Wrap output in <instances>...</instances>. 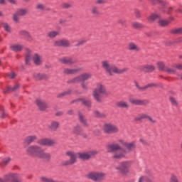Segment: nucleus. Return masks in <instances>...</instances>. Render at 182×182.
I'll use <instances>...</instances> for the list:
<instances>
[{"instance_id":"1","label":"nucleus","mask_w":182,"mask_h":182,"mask_svg":"<svg viewBox=\"0 0 182 182\" xmlns=\"http://www.w3.org/2000/svg\"><path fill=\"white\" fill-rule=\"evenodd\" d=\"M26 153L33 159H42L49 161L52 159L50 154L46 152L45 149L39 145H31L26 149Z\"/></svg>"},{"instance_id":"2","label":"nucleus","mask_w":182,"mask_h":182,"mask_svg":"<svg viewBox=\"0 0 182 182\" xmlns=\"http://www.w3.org/2000/svg\"><path fill=\"white\" fill-rule=\"evenodd\" d=\"M118 143L121 144V146H124L125 149H122L120 151L115 152L113 156L112 159H114L115 160H122V159L126 158V154H130L134 149H136V142H127L124 139H119L118 140Z\"/></svg>"},{"instance_id":"3","label":"nucleus","mask_w":182,"mask_h":182,"mask_svg":"<svg viewBox=\"0 0 182 182\" xmlns=\"http://www.w3.org/2000/svg\"><path fill=\"white\" fill-rule=\"evenodd\" d=\"M102 95H107V90H106V87L103 83L97 82L96 84V87L92 91V97L97 103H102L103 102Z\"/></svg>"},{"instance_id":"4","label":"nucleus","mask_w":182,"mask_h":182,"mask_svg":"<svg viewBox=\"0 0 182 182\" xmlns=\"http://www.w3.org/2000/svg\"><path fill=\"white\" fill-rule=\"evenodd\" d=\"M87 177L95 182H102L106 177V173L102 171H92L90 172Z\"/></svg>"},{"instance_id":"5","label":"nucleus","mask_w":182,"mask_h":182,"mask_svg":"<svg viewBox=\"0 0 182 182\" xmlns=\"http://www.w3.org/2000/svg\"><path fill=\"white\" fill-rule=\"evenodd\" d=\"M132 164V161H124L121 162L120 166H117L115 168L118 170L119 173H122V174H129Z\"/></svg>"},{"instance_id":"6","label":"nucleus","mask_w":182,"mask_h":182,"mask_svg":"<svg viewBox=\"0 0 182 182\" xmlns=\"http://www.w3.org/2000/svg\"><path fill=\"white\" fill-rule=\"evenodd\" d=\"M89 79H92V73H85L70 80L68 83H79L80 82H85V80H89Z\"/></svg>"},{"instance_id":"7","label":"nucleus","mask_w":182,"mask_h":182,"mask_svg":"<svg viewBox=\"0 0 182 182\" xmlns=\"http://www.w3.org/2000/svg\"><path fill=\"white\" fill-rule=\"evenodd\" d=\"M103 132L106 133V134L119 133V127L113 124L106 123L103 126Z\"/></svg>"},{"instance_id":"8","label":"nucleus","mask_w":182,"mask_h":182,"mask_svg":"<svg viewBox=\"0 0 182 182\" xmlns=\"http://www.w3.org/2000/svg\"><path fill=\"white\" fill-rule=\"evenodd\" d=\"M97 154H99V151L97 150H91L86 152H80L77 154L78 157L81 159V160H89V159H92V157H95V156H97Z\"/></svg>"},{"instance_id":"9","label":"nucleus","mask_w":182,"mask_h":182,"mask_svg":"<svg viewBox=\"0 0 182 182\" xmlns=\"http://www.w3.org/2000/svg\"><path fill=\"white\" fill-rule=\"evenodd\" d=\"M102 66L109 76H113V73H114L116 70V65H112L109 61L104 60L102 61Z\"/></svg>"},{"instance_id":"10","label":"nucleus","mask_w":182,"mask_h":182,"mask_svg":"<svg viewBox=\"0 0 182 182\" xmlns=\"http://www.w3.org/2000/svg\"><path fill=\"white\" fill-rule=\"evenodd\" d=\"M21 175L18 173H10L5 176L4 179L0 178V182H21Z\"/></svg>"},{"instance_id":"11","label":"nucleus","mask_w":182,"mask_h":182,"mask_svg":"<svg viewBox=\"0 0 182 182\" xmlns=\"http://www.w3.org/2000/svg\"><path fill=\"white\" fill-rule=\"evenodd\" d=\"M38 144L46 147H52V146H55V144H56V141L55 139L43 138L38 141Z\"/></svg>"},{"instance_id":"12","label":"nucleus","mask_w":182,"mask_h":182,"mask_svg":"<svg viewBox=\"0 0 182 182\" xmlns=\"http://www.w3.org/2000/svg\"><path fill=\"white\" fill-rule=\"evenodd\" d=\"M28 14H29L28 9H21L13 15V20L18 23V22H19V17L25 16V15H28Z\"/></svg>"},{"instance_id":"13","label":"nucleus","mask_w":182,"mask_h":182,"mask_svg":"<svg viewBox=\"0 0 182 182\" xmlns=\"http://www.w3.org/2000/svg\"><path fill=\"white\" fill-rule=\"evenodd\" d=\"M118 150H120V151H122V148L117 143L110 144H108L107 146V153H113L114 151H118Z\"/></svg>"},{"instance_id":"14","label":"nucleus","mask_w":182,"mask_h":182,"mask_svg":"<svg viewBox=\"0 0 182 182\" xmlns=\"http://www.w3.org/2000/svg\"><path fill=\"white\" fill-rule=\"evenodd\" d=\"M31 59L36 66H41L43 63V57L41 54L35 53L32 55Z\"/></svg>"},{"instance_id":"15","label":"nucleus","mask_w":182,"mask_h":182,"mask_svg":"<svg viewBox=\"0 0 182 182\" xmlns=\"http://www.w3.org/2000/svg\"><path fill=\"white\" fill-rule=\"evenodd\" d=\"M54 46L69 48L70 46V41L66 39L57 40L54 41Z\"/></svg>"},{"instance_id":"16","label":"nucleus","mask_w":182,"mask_h":182,"mask_svg":"<svg viewBox=\"0 0 182 182\" xmlns=\"http://www.w3.org/2000/svg\"><path fill=\"white\" fill-rule=\"evenodd\" d=\"M82 70V68H65L63 70V75H76V73L80 72Z\"/></svg>"},{"instance_id":"17","label":"nucleus","mask_w":182,"mask_h":182,"mask_svg":"<svg viewBox=\"0 0 182 182\" xmlns=\"http://www.w3.org/2000/svg\"><path fill=\"white\" fill-rule=\"evenodd\" d=\"M36 104L38 106V107L39 108V109L41 111H45L48 107V103H46V102H45V100H43L41 98H38L36 100Z\"/></svg>"},{"instance_id":"18","label":"nucleus","mask_w":182,"mask_h":182,"mask_svg":"<svg viewBox=\"0 0 182 182\" xmlns=\"http://www.w3.org/2000/svg\"><path fill=\"white\" fill-rule=\"evenodd\" d=\"M58 61L63 65H75L76 63V61L70 57H63Z\"/></svg>"},{"instance_id":"19","label":"nucleus","mask_w":182,"mask_h":182,"mask_svg":"<svg viewBox=\"0 0 182 182\" xmlns=\"http://www.w3.org/2000/svg\"><path fill=\"white\" fill-rule=\"evenodd\" d=\"M129 102L132 105L136 106H146V105H149V101L147 100L131 99Z\"/></svg>"},{"instance_id":"20","label":"nucleus","mask_w":182,"mask_h":182,"mask_svg":"<svg viewBox=\"0 0 182 182\" xmlns=\"http://www.w3.org/2000/svg\"><path fill=\"white\" fill-rule=\"evenodd\" d=\"M60 126V123L58 121H51L49 126L48 129L51 130V132H56L58 129H59Z\"/></svg>"},{"instance_id":"21","label":"nucleus","mask_w":182,"mask_h":182,"mask_svg":"<svg viewBox=\"0 0 182 182\" xmlns=\"http://www.w3.org/2000/svg\"><path fill=\"white\" fill-rule=\"evenodd\" d=\"M134 85L136 87V89H138L139 90H146V89H149V87H157V84H148L144 87H140V85H139V83L137 82H134Z\"/></svg>"},{"instance_id":"22","label":"nucleus","mask_w":182,"mask_h":182,"mask_svg":"<svg viewBox=\"0 0 182 182\" xmlns=\"http://www.w3.org/2000/svg\"><path fill=\"white\" fill-rule=\"evenodd\" d=\"M66 156L70 157V161L73 164H75V163L76 162V157L77 156V154H76L75 152H73L72 151H68L66 152Z\"/></svg>"},{"instance_id":"23","label":"nucleus","mask_w":182,"mask_h":182,"mask_svg":"<svg viewBox=\"0 0 182 182\" xmlns=\"http://www.w3.org/2000/svg\"><path fill=\"white\" fill-rule=\"evenodd\" d=\"M59 35H60V31H50L47 33V36L49 39H55V38L59 36Z\"/></svg>"},{"instance_id":"24","label":"nucleus","mask_w":182,"mask_h":182,"mask_svg":"<svg viewBox=\"0 0 182 182\" xmlns=\"http://www.w3.org/2000/svg\"><path fill=\"white\" fill-rule=\"evenodd\" d=\"M78 117L80 123H82L84 127H89V123H87V119H86V118L82 113L78 114Z\"/></svg>"},{"instance_id":"25","label":"nucleus","mask_w":182,"mask_h":182,"mask_svg":"<svg viewBox=\"0 0 182 182\" xmlns=\"http://www.w3.org/2000/svg\"><path fill=\"white\" fill-rule=\"evenodd\" d=\"M154 69H156V67L151 65H145L141 67V70H142V72H153Z\"/></svg>"},{"instance_id":"26","label":"nucleus","mask_w":182,"mask_h":182,"mask_svg":"<svg viewBox=\"0 0 182 182\" xmlns=\"http://www.w3.org/2000/svg\"><path fill=\"white\" fill-rule=\"evenodd\" d=\"M33 77L36 79V80H43L45 79H48L49 76L46 74H41V73H34Z\"/></svg>"},{"instance_id":"27","label":"nucleus","mask_w":182,"mask_h":182,"mask_svg":"<svg viewBox=\"0 0 182 182\" xmlns=\"http://www.w3.org/2000/svg\"><path fill=\"white\" fill-rule=\"evenodd\" d=\"M75 102H80L82 105H85V106H87V107H92V102L89 101L85 98H78V99L75 100Z\"/></svg>"},{"instance_id":"28","label":"nucleus","mask_w":182,"mask_h":182,"mask_svg":"<svg viewBox=\"0 0 182 182\" xmlns=\"http://www.w3.org/2000/svg\"><path fill=\"white\" fill-rule=\"evenodd\" d=\"M128 49H129V50H134V52L140 51V47H139V46H137L134 43H129L128 44Z\"/></svg>"},{"instance_id":"29","label":"nucleus","mask_w":182,"mask_h":182,"mask_svg":"<svg viewBox=\"0 0 182 182\" xmlns=\"http://www.w3.org/2000/svg\"><path fill=\"white\" fill-rule=\"evenodd\" d=\"M117 107H121L122 109H129L130 107V105H129V102L126 101H119L117 103Z\"/></svg>"},{"instance_id":"30","label":"nucleus","mask_w":182,"mask_h":182,"mask_svg":"<svg viewBox=\"0 0 182 182\" xmlns=\"http://www.w3.org/2000/svg\"><path fill=\"white\" fill-rule=\"evenodd\" d=\"M165 72L169 73L170 75H176L177 73V68H176V65H173L172 67H166L165 69Z\"/></svg>"},{"instance_id":"31","label":"nucleus","mask_w":182,"mask_h":182,"mask_svg":"<svg viewBox=\"0 0 182 182\" xmlns=\"http://www.w3.org/2000/svg\"><path fill=\"white\" fill-rule=\"evenodd\" d=\"M37 139L38 136L36 135L28 136L26 138V143L27 144H31V143H33Z\"/></svg>"},{"instance_id":"32","label":"nucleus","mask_w":182,"mask_h":182,"mask_svg":"<svg viewBox=\"0 0 182 182\" xmlns=\"http://www.w3.org/2000/svg\"><path fill=\"white\" fill-rule=\"evenodd\" d=\"M73 133L76 136H80V134L82 133V127L80 125H75L73 128Z\"/></svg>"},{"instance_id":"33","label":"nucleus","mask_w":182,"mask_h":182,"mask_svg":"<svg viewBox=\"0 0 182 182\" xmlns=\"http://www.w3.org/2000/svg\"><path fill=\"white\" fill-rule=\"evenodd\" d=\"M149 117V114H140L139 116L134 118L135 122H141V120H144Z\"/></svg>"},{"instance_id":"34","label":"nucleus","mask_w":182,"mask_h":182,"mask_svg":"<svg viewBox=\"0 0 182 182\" xmlns=\"http://www.w3.org/2000/svg\"><path fill=\"white\" fill-rule=\"evenodd\" d=\"M23 47L21 45L15 44V45L11 46L10 49L14 52H19L21 51V49H23Z\"/></svg>"},{"instance_id":"35","label":"nucleus","mask_w":182,"mask_h":182,"mask_svg":"<svg viewBox=\"0 0 182 182\" xmlns=\"http://www.w3.org/2000/svg\"><path fill=\"white\" fill-rule=\"evenodd\" d=\"M169 23L170 21L168 20H164L163 18H161L158 21V24L159 25V26H161L162 28L168 26Z\"/></svg>"},{"instance_id":"36","label":"nucleus","mask_w":182,"mask_h":182,"mask_svg":"<svg viewBox=\"0 0 182 182\" xmlns=\"http://www.w3.org/2000/svg\"><path fill=\"white\" fill-rule=\"evenodd\" d=\"M160 18V14H152L151 16L148 17L149 22H154L156 19H159Z\"/></svg>"},{"instance_id":"37","label":"nucleus","mask_w":182,"mask_h":182,"mask_svg":"<svg viewBox=\"0 0 182 182\" xmlns=\"http://www.w3.org/2000/svg\"><path fill=\"white\" fill-rule=\"evenodd\" d=\"M156 65L159 70H163L164 72H166V69H167V67H166V65H164V62L159 61L156 63Z\"/></svg>"},{"instance_id":"38","label":"nucleus","mask_w":182,"mask_h":182,"mask_svg":"<svg viewBox=\"0 0 182 182\" xmlns=\"http://www.w3.org/2000/svg\"><path fill=\"white\" fill-rule=\"evenodd\" d=\"M129 70V68H118L117 67H115V71L114 73H117L118 75H122V73H126Z\"/></svg>"},{"instance_id":"39","label":"nucleus","mask_w":182,"mask_h":182,"mask_svg":"<svg viewBox=\"0 0 182 182\" xmlns=\"http://www.w3.org/2000/svg\"><path fill=\"white\" fill-rule=\"evenodd\" d=\"M171 32L174 35H182V27L173 28L171 31Z\"/></svg>"},{"instance_id":"40","label":"nucleus","mask_w":182,"mask_h":182,"mask_svg":"<svg viewBox=\"0 0 182 182\" xmlns=\"http://www.w3.org/2000/svg\"><path fill=\"white\" fill-rule=\"evenodd\" d=\"M18 89H19V84H16L14 87H7V90L5 91V93H6V92H15L16 90H18Z\"/></svg>"},{"instance_id":"41","label":"nucleus","mask_w":182,"mask_h":182,"mask_svg":"<svg viewBox=\"0 0 182 182\" xmlns=\"http://www.w3.org/2000/svg\"><path fill=\"white\" fill-rule=\"evenodd\" d=\"M94 114H95V117H99L100 119H103V117H106V114L102 113L99 111H95Z\"/></svg>"},{"instance_id":"42","label":"nucleus","mask_w":182,"mask_h":182,"mask_svg":"<svg viewBox=\"0 0 182 182\" xmlns=\"http://www.w3.org/2000/svg\"><path fill=\"white\" fill-rule=\"evenodd\" d=\"M91 14H92V15H99V7L93 6L91 8Z\"/></svg>"},{"instance_id":"43","label":"nucleus","mask_w":182,"mask_h":182,"mask_svg":"<svg viewBox=\"0 0 182 182\" xmlns=\"http://www.w3.org/2000/svg\"><path fill=\"white\" fill-rule=\"evenodd\" d=\"M132 27L134 29H140V28H143V25H141V23H139V22H134V23H132Z\"/></svg>"},{"instance_id":"44","label":"nucleus","mask_w":182,"mask_h":182,"mask_svg":"<svg viewBox=\"0 0 182 182\" xmlns=\"http://www.w3.org/2000/svg\"><path fill=\"white\" fill-rule=\"evenodd\" d=\"M70 93H72V90H68L67 91H65L58 95V97H63V96H67V95H70Z\"/></svg>"},{"instance_id":"45","label":"nucleus","mask_w":182,"mask_h":182,"mask_svg":"<svg viewBox=\"0 0 182 182\" xmlns=\"http://www.w3.org/2000/svg\"><path fill=\"white\" fill-rule=\"evenodd\" d=\"M169 100H170L171 105H173V106H177L178 103H177V100H176V98H174L173 97H170Z\"/></svg>"},{"instance_id":"46","label":"nucleus","mask_w":182,"mask_h":182,"mask_svg":"<svg viewBox=\"0 0 182 182\" xmlns=\"http://www.w3.org/2000/svg\"><path fill=\"white\" fill-rule=\"evenodd\" d=\"M173 9H174V7L170 6V7H168L167 11H166L165 9H161V11L162 12H166L167 14H170L173 11Z\"/></svg>"},{"instance_id":"47","label":"nucleus","mask_w":182,"mask_h":182,"mask_svg":"<svg viewBox=\"0 0 182 182\" xmlns=\"http://www.w3.org/2000/svg\"><path fill=\"white\" fill-rule=\"evenodd\" d=\"M3 27L4 28L6 32L11 33V27L9 26V25H8V23H3Z\"/></svg>"},{"instance_id":"48","label":"nucleus","mask_w":182,"mask_h":182,"mask_svg":"<svg viewBox=\"0 0 182 182\" xmlns=\"http://www.w3.org/2000/svg\"><path fill=\"white\" fill-rule=\"evenodd\" d=\"M36 9H38V11H43L45 9V5L42 4H38L36 5Z\"/></svg>"},{"instance_id":"49","label":"nucleus","mask_w":182,"mask_h":182,"mask_svg":"<svg viewBox=\"0 0 182 182\" xmlns=\"http://www.w3.org/2000/svg\"><path fill=\"white\" fill-rule=\"evenodd\" d=\"M118 23H119V25H122V26H124V25H126L127 23V21L124 18H119L118 20Z\"/></svg>"},{"instance_id":"50","label":"nucleus","mask_w":182,"mask_h":182,"mask_svg":"<svg viewBox=\"0 0 182 182\" xmlns=\"http://www.w3.org/2000/svg\"><path fill=\"white\" fill-rule=\"evenodd\" d=\"M62 7L64 8V9H69V8H72V4L69 3H63Z\"/></svg>"},{"instance_id":"51","label":"nucleus","mask_w":182,"mask_h":182,"mask_svg":"<svg viewBox=\"0 0 182 182\" xmlns=\"http://www.w3.org/2000/svg\"><path fill=\"white\" fill-rule=\"evenodd\" d=\"M170 182H178L177 176L174 174H172L171 176Z\"/></svg>"},{"instance_id":"52","label":"nucleus","mask_w":182,"mask_h":182,"mask_svg":"<svg viewBox=\"0 0 182 182\" xmlns=\"http://www.w3.org/2000/svg\"><path fill=\"white\" fill-rule=\"evenodd\" d=\"M134 14L136 18H137L138 19H139V18H141V14H140V11H139L138 9L134 10Z\"/></svg>"},{"instance_id":"53","label":"nucleus","mask_w":182,"mask_h":182,"mask_svg":"<svg viewBox=\"0 0 182 182\" xmlns=\"http://www.w3.org/2000/svg\"><path fill=\"white\" fill-rule=\"evenodd\" d=\"M147 119L150 122V123H152V124H155V123H157V121L154 119V118L150 117V115H148Z\"/></svg>"},{"instance_id":"54","label":"nucleus","mask_w":182,"mask_h":182,"mask_svg":"<svg viewBox=\"0 0 182 182\" xmlns=\"http://www.w3.org/2000/svg\"><path fill=\"white\" fill-rule=\"evenodd\" d=\"M156 2H159L161 4L162 6H166V5H168V3L167 1H163V0H155Z\"/></svg>"},{"instance_id":"55","label":"nucleus","mask_w":182,"mask_h":182,"mask_svg":"<svg viewBox=\"0 0 182 182\" xmlns=\"http://www.w3.org/2000/svg\"><path fill=\"white\" fill-rule=\"evenodd\" d=\"M9 161H11V158L4 159L2 162L3 166H6V164H9Z\"/></svg>"},{"instance_id":"56","label":"nucleus","mask_w":182,"mask_h":182,"mask_svg":"<svg viewBox=\"0 0 182 182\" xmlns=\"http://www.w3.org/2000/svg\"><path fill=\"white\" fill-rule=\"evenodd\" d=\"M73 164L70 160L65 161L63 162V166H72Z\"/></svg>"},{"instance_id":"57","label":"nucleus","mask_w":182,"mask_h":182,"mask_svg":"<svg viewBox=\"0 0 182 182\" xmlns=\"http://www.w3.org/2000/svg\"><path fill=\"white\" fill-rule=\"evenodd\" d=\"M19 33L21 35V36H25V38H27L28 35L29 34V33L26 31H21Z\"/></svg>"},{"instance_id":"58","label":"nucleus","mask_w":182,"mask_h":182,"mask_svg":"<svg viewBox=\"0 0 182 182\" xmlns=\"http://www.w3.org/2000/svg\"><path fill=\"white\" fill-rule=\"evenodd\" d=\"M31 60V54H27L26 56V65H29V62Z\"/></svg>"},{"instance_id":"59","label":"nucleus","mask_w":182,"mask_h":182,"mask_svg":"<svg viewBox=\"0 0 182 182\" xmlns=\"http://www.w3.org/2000/svg\"><path fill=\"white\" fill-rule=\"evenodd\" d=\"M81 87L84 89V90H87V84L84 82V81L81 83Z\"/></svg>"},{"instance_id":"60","label":"nucleus","mask_w":182,"mask_h":182,"mask_svg":"<svg viewBox=\"0 0 182 182\" xmlns=\"http://www.w3.org/2000/svg\"><path fill=\"white\" fill-rule=\"evenodd\" d=\"M175 68L178 70H182V64L181 63L175 64Z\"/></svg>"},{"instance_id":"61","label":"nucleus","mask_w":182,"mask_h":182,"mask_svg":"<svg viewBox=\"0 0 182 182\" xmlns=\"http://www.w3.org/2000/svg\"><path fill=\"white\" fill-rule=\"evenodd\" d=\"M11 5H18V1L16 0H7Z\"/></svg>"},{"instance_id":"62","label":"nucleus","mask_w":182,"mask_h":182,"mask_svg":"<svg viewBox=\"0 0 182 182\" xmlns=\"http://www.w3.org/2000/svg\"><path fill=\"white\" fill-rule=\"evenodd\" d=\"M105 0H96L95 4L97 5H103L105 4Z\"/></svg>"},{"instance_id":"63","label":"nucleus","mask_w":182,"mask_h":182,"mask_svg":"<svg viewBox=\"0 0 182 182\" xmlns=\"http://www.w3.org/2000/svg\"><path fill=\"white\" fill-rule=\"evenodd\" d=\"M27 41H28V42H32V41H33V37H32V36H31V34L28 33V35L27 36V37H26Z\"/></svg>"},{"instance_id":"64","label":"nucleus","mask_w":182,"mask_h":182,"mask_svg":"<svg viewBox=\"0 0 182 182\" xmlns=\"http://www.w3.org/2000/svg\"><path fill=\"white\" fill-rule=\"evenodd\" d=\"M15 76H16V74H15V73H11L9 74V77L10 79H14Z\"/></svg>"}]
</instances>
